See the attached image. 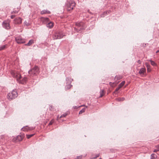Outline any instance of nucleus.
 Returning <instances> with one entry per match:
<instances>
[{
	"label": "nucleus",
	"mask_w": 159,
	"mask_h": 159,
	"mask_svg": "<svg viewBox=\"0 0 159 159\" xmlns=\"http://www.w3.org/2000/svg\"><path fill=\"white\" fill-rule=\"evenodd\" d=\"M29 74L31 76H34L37 75L39 73V70L38 67L37 66L30 69L28 71Z\"/></svg>",
	"instance_id": "nucleus-1"
},
{
	"label": "nucleus",
	"mask_w": 159,
	"mask_h": 159,
	"mask_svg": "<svg viewBox=\"0 0 159 159\" xmlns=\"http://www.w3.org/2000/svg\"><path fill=\"white\" fill-rule=\"evenodd\" d=\"M64 35L63 32L61 31H56L53 35V39H57L62 38Z\"/></svg>",
	"instance_id": "nucleus-2"
},
{
	"label": "nucleus",
	"mask_w": 159,
	"mask_h": 159,
	"mask_svg": "<svg viewBox=\"0 0 159 159\" xmlns=\"http://www.w3.org/2000/svg\"><path fill=\"white\" fill-rule=\"evenodd\" d=\"M17 93L15 90H13L11 92L8 93L7 95V98L9 100H12L16 98L17 96Z\"/></svg>",
	"instance_id": "nucleus-3"
},
{
	"label": "nucleus",
	"mask_w": 159,
	"mask_h": 159,
	"mask_svg": "<svg viewBox=\"0 0 159 159\" xmlns=\"http://www.w3.org/2000/svg\"><path fill=\"white\" fill-rule=\"evenodd\" d=\"M75 3L73 1H70L66 3V6L68 11L72 10L75 6Z\"/></svg>",
	"instance_id": "nucleus-4"
},
{
	"label": "nucleus",
	"mask_w": 159,
	"mask_h": 159,
	"mask_svg": "<svg viewBox=\"0 0 159 159\" xmlns=\"http://www.w3.org/2000/svg\"><path fill=\"white\" fill-rule=\"evenodd\" d=\"M76 25L77 27H75L74 29L76 30L78 32V30L80 31V30L83 29L84 23L83 22H77L76 23Z\"/></svg>",
	"instance_id": "nucleus-5"
},
{
	"label": "nucleus",
	"mask_w": 159,
	"mask_h": 159,
	"mask_svg": "<svg viewBox=\"0 0 159 159\" xmlns=\"http://www.w3.org/2000/svg\"><path fill=\"white\" fill-rule=\"evenodd\" d=\"M15 40L16 42L18 44L23 43H25V40L22 38L20 36L16 37Z\"/></svg>",
	"instance_id": "nucleus-6"
},
{
	"label": "nucleus",
	"mask_w": 159,
	"mask_h": 159,
	"mask_svg": "<svg viewBox=\"0 0 159 159\" xmlns=\"http://www.w3.org/2000/svg\"><path fill=\"white\" fill-rule=\"evenodd\" d=\"M27 81V78L25 77L22 78L20 75H19V77L17 78V81L19 83L22 84H24Z\"/></svg>",
	"instance_id": "nucleus-7"
},
{
	"label": "nucleus",
	"mask_w": 159,
	"mask_h": 159,
	"mask_svg": "<svg viewBox=\"0 0 159 159\" xmlns=\"http://www.w3.org/2000/svg\"><path fill=\"white\" fill-rule=\"evenodd\" d=\"M9 23L10 21L9 20H5L2 23L3 27L5 29H9L10 28Z\"/></svg>",
	"instance_id": "nucleus-8"
},
{
	"label": "nucleus",
	"mask_w": 159,
	"mask_h": 159,
	"mask_svg": "<svg viewBox=\"0 0 159 159\" xmlns=\"http://www.w3.org/2000/svg\"><path fill=\"white\" fill-rule=\"evenodd\" d=\"M11 74L14 78H16L17 80V78L19 77V75H20L16 71L12 70L11 72Z\"/></svg>",
	"instance_id": "nucleus-9"
},
{
	"label": "nucleus",
	"mask_w": 159,
	"mask_h": 159,
	"mask_svg": "<svg viewBox=\"0 0 159 159\" xmlns=\"http://www.w3.org/2000/svg\"><path fill=\"white\" fill-rule=\"evenodd\" d=\"M22 19L20 17L16 18L14 21V23L15 24H20L22 23Z\"/></svg>",
	"instance_id": "nucleus-10"
},
{
	"label": "nucleus",
	"mask_w": 159,
	"mask_h": 159,
	"mask_svg": "<svg viewBox=\"0 0 159 159\" xmlns=\"http://www.w3.org/2000/svg\"><path fill=\"white\" fill-rule=\"evenodd\" d=\"M139 74L142 76H143L146 73V69L145 67H143L141 68L139 72Z\"/></svg>",
	"instance_id": "nucleus-11"
},
{
	"label": "nucleus",
	"mask_w": 159,
	"mask_h": 159,
	"mask_svg": "<svg viewBox=\"0 0 159 159\" xmlns=\"http://www.w3.org/2000/svg\"><path fill=\"white\" fill-rule=\"evenodd\" d=\"M39 20L42 22V24H44L47 23L49 21L48 18L43 17L40 18Z\"/></svg>",
	"instance_id": "nucleus-12"
},
{
	"label": "nucleus",
	"mask_w": 159,
	"mask_h": 159,
	"mask_svg": "<svg viewBox=\"0 0 159 159\" xmlns=\"http://www.w3.org/2000/svg\"><path fill=\"white\" fill-rule=\"evenodd\" d=\"M25 137L24 135L21 134L20 135H18L17 136L16 139L17 140L20 141H21Z\"/></svg>",
	"instance_id": "nucleus-13"
},
{
	"label": "nucleus",
	"mask_w": 159,
	"mask_h": 159,
	"mask_svg": "<svg viewBox=\"0 0 159 159\" xmlns=\"http://www.w3.org/2000/svg\"><path fill=\"white\" fill-rule=\"evenodd\" d=\"M48 23L47 24V27L49 28H51L53 26V23L51 22H49V21L48 22Z\"/></svg>",
	"instance_id": "nucleus-14"
},
{
	"label": "nucleus",
	"mask_w": 159,
	"mask_h": 159,
	"mask_svg": "<svg viewBox=\"0 0 159 159\" xmlns=\"http://www.w3.org/2000/svg\"><path fill=\"white\" fill-rule=\"evenodd\" d=\"M33 129V128H31L30 129L29 127L27 126L22 128V130L24 131H27L29 130H32Z\"/></svg>",
	"instance_id": "nucleus-15"
},
{
	"label": "nucleus",
	"mask_w": 159,
	"mask_h": 159,
	"mask_svg": "<svg viewBox=\"0 0 159 159\" xmlns=\"http://www.w3.org/2000/svg\"><path fill=\"white\" fill-rule=\"evenodd\" d=\"M33 43H34V40L33 39H31L29 41V42L25 44V45L27 46H30L31 45H32Z\"/></svg>",
	"instance_id": "nucleus-16"
},
{
	"label": "nucleus",
	"mask_w": 159,
	"mask_h": 159,
	"mask_svg": "<svg viewBox=\"0 0 159 159\" xmlns=\"http://www.w3.org/2000/svg\"><path fill=\"white\" fill-rule=\"evenodd\" d=\"M50 13V12L47 10H44L41 12V14H49Z\"/></svg>",
	"instance_id": "nucleus-17"
},
{
	"label": "nucleus",
	"mask_w": 159,
	"mask_h": 159,
	"mask_svg": "<svg viewBox=\"0 0 159 159\" xmlns=\"http://www.w3.org/2000/svg\"><path fill=\"white\" fill-rule=\"evenodd\" d=\"M7 48V45H4L0 46V51L3 50Z\"/></svg>",
	"instance_id": "nucleus-18"
},
{
	"label": "nucleus",
	"mask_w": 159,
	"mask_h": 159,
	"mask_svg": "<svg viewBox=\"0 0 159 159\" xmlns=\"http://www.w3.org/2000/svg\"><path fill=\"white\" fill-rule=\"evenodd\" d=\"M145 65L147 67L148 71H151V70L150 69V66L147 63L145 64Z\"/></svg>",
	"instance_id": "nucleus-19"
},
{
	"label": "nucleus",
	"mask_w": 159,
	"mask_h": 159,
	"mask_svg": "<svg viewBox=\"0 0 159 159\" xmlns=\"http://www.w3.org/2000/svg\"><path fill=\"white\" fill-rule=\"evenodd\" d=\"M104 90H101L100 91V97H102L103 96L104 94Z\"/></svg>",
	"instance_id": "nucleus-20"
},
{
	"label": "nucleus",
	"mask_w": 159,
	"mask_h": 159,
	"mask_svg": "<svg viewBox=\"0 0 159 159\" xmlns=\"http://www.w3.org/2000/svg\"><path fill=\"white\" fill-rule=\"evenodd\" d=\"M72 86V85L70 84L67 85L65 87V89L66 90L68 89H70Z\"/></svg>",
	"instance_id": "nucleus-21"
},
{
	"label": "nucleus",
	"mask_w": 159,
	"mask_h": 159,
	"mask_svg": "<svg viewBox=\"0 0 159 159\" xmlns=\"http://www.w3.org/2000/svg\"><path fill=\"white\" fill-rule=\"evenodd\" d=\"M24 25L26 26H29L30 25V23L27 22L26 21H25L24 23Z\"/></svg>",
	"instance_id": "nucleus-22"
},
{
	"label": "nucleus",
	"mask_w": 159,
	"mask_h": 159,
	"mask_svg": "<svg viewBox=\"0 0 159 159\" xmlns=\"http://www.w3.org/2000/svg\"><path fill=\"white\" fill-rule=\"evenodd\" d=\"M150 61L151 62V64L153 66H157L156 64L155 63V62L154 61H152L151 60H150Z\"/></svg>",
	"instance_id": "nucleus-23"
},
{
	"label": "nucleus",
	"mask_w": 159,
	"mask_h": 159,
	"mask_svg": "<svg viewBox=\"0 0 159 159\" xmlns=\"http://www.w3.org/2000/svg\"><path fill=\"white\" fill-rule=\"evenodd\" d=\"M125 100V98H118L117 99V100L118 101H122Z\"/></svg>",
	"instance_id": "nucleus-24"
},
{
	"label": "nucleus",
	"mask_w": 159,
	"mask_h": 159,
	"mask_svg": "<svg viewBox=\"0 0 159 159\" xmlns=\"http://www.w3.org/2000/svg\"><path fill=\"white\" fill-rule=\"evenodd\" d=\"M85 108H83L79 112V114H82L85 111Z\"/></svg>",
	"instance_id": "nucleus-25"
},
{
	"label": "nucleus",
	"mask_w": 159,
	"mask_h": 159,
	"mask_svg": "<svg viewBox=\"0 0 159 159\" xmlns=\"http://www.w3.org/2000/svg\"><path fill=\"white\" fill-rule=\"evenodd\" d=\"M156 155L155 154L153 153L151 155V159H155Z\"/></svg>",
	"instance_id": "nucleus-26"
},
{
	"label": "nucleus",
	"mask_w": 159,
	"mask_h": 159,
	"mask_svg": "<svg viewBox=\"0 0 159 159\" xmlns=\"http://www.w3.org/2000/svg\"><path fill=\"white\" fill-rule=\"evenodd\" d=\"M67 115V114L66 113H65L62 114V115H61L60 117V118H61V117H66Z\"/></svg>",
	"instance_id": "nucleus-27"
},
{
	"label": "nucleus",
	"mask_w": 159,
	"mask_h": 159,
	"mask_svg": "<svg viewBox=\"0 0 159 159\" xmlns=\"http://www.w3.org/2000/svg\"><path fill=\"white\" fill-rule=\"evenodd\" d=\"M34 135V134H31L30 135H26L27 137V139H29L33 136Z\"/></svg>",
	"instance_id": "nucleus-28"
},
{
	"label": "nucleus",
	"mask_w": 159,
	"mask_h": 159,
	"mask_svg": "<svg viewBox=\"0 0 159 159\" xmlns=\"http://www.w3.org/2000/svg\"><path fill=\"white\" fill-rule=\"evenodd\" d=\"M121 78V77L120 76H116L115 77V79L117 80H120Z\"/></svg>",
	"instance_id": "nucleus-29"
},
{
	"label": "nucleus",
	"mask_w": 159,
	"mask_h": 159,
	"mask_svg": "<svg viewBox=\"0 0 159 159\" xmlns=\"http://www.w3.org/2000/svg\"><path fill=\"white\" fill-rule=\"evenodd\" d=\"M125 83V81H123L122 82H121L120 84L122 86H123L124 85Z\"/></svg>",
	"instance_id": "nucleus-30"
},
{
	"label": "nucleus",
	"mask_w": 159,
	"mask_h": 159,
	"mask_svg": "<svg viewBox=\"0 0 159 159\" xmlns=\"http://www.w3.org/2000/svg\"><path fill=\"white\" fill-rule=\"evenodd\" d=\"M53 122H54V120H52L49 123L48 125H52V124L53 123Z\"/></svg>",
	"instance_id": "nucleus-31"
},
{
	"label": "nucleus",
	"mask_w": 159,
	"mask_h": 159,
	"mask_svg": "<svg viewBox=\"0 0 159 159\" xmlns=\"http://www.w3.org/2000/svg\"><path fill=\"white\" fill-rule=\"evenodd\" d=\"M49 109L50 110H53V107L52 105H50L49 107Z\"/></svg>",
	"instance_id": "nucleus-32"
},
{
	"label": "nucleus",
	"mask_w": 159,
	"mask_h": 159,
	"mask_svg": "<svg viewBox=\"0 0 159 159\" xmlns=\"http://www.w3.org/2000/svg\"><path fill=\"white\" fill-rule=\"evenodd\" d=\"M19 11V10L18 11H12L11 13L12 14H14V13H17Z\"/></svg>",
	"instance_id": "nucleus-33"
},
{
	"label": "nucleus",
	"mask_w": 159,
	"mask_h": 159,
	"mask_svg": "<svg viewBox=\"0 0 159 159\" xmlns=\"http://www.w3.org/2000/svg\"><path fill=\"white\" fill-rule=\"evenodd\" d=\"M82 158V156H77V158L75 159H81Z\"/></svg>",
	"instance_id": "nucleus-34"
},
{
	"label": "nucleus",
	"mask_w": 159,
	"mask_h": 159,
	"mask_svg": "<svg viewBox=\"0 0 159 159\" xmlns=\"http://www.w3.org/2000/svg\"><path fill=\"white\" fill-rule=\"evenodd\" d=\"M99 156V154H97L96 155V156L95 157H93V158H96L97 157H98Z\"/></svg>",
	"instance_id": "nucleus-35"
},
{
	"label": "nucleus",
	"mask_w": 159,
	"mask_h": 159,
	"mask_svg": "<svg viewBox=\"0 0 159 159\" xmlns=\"http://www.w3.org/2000/svg\"><path fill=\"white\" fill-rule=\"evenodd\" d=\"M120 89H119V88L118 87L117 88H116V89H115V92H114V93H115L116 92H117V91H118Z\"/></svg>",
	"instance_id": "nucleus-36"
},
{
	"label": "nucleus",
	"mask_w": 159,
	"mask_h": 159,
	"mask_svg": "<svg viewBox=\"0 0 159 159\" xmlns=\"http://www.w3.org/2000/svg\"><path fill=\"white\" fill-rule=\"evenodd\" d=\"M15 17V15H12L11 16V19H13Z\"/></svg>",
	"instance_id": "nucleus-37"
},
{
	"label": "nucleus",
	"mask_w": 159,
	"mask_h": 159,
	"mask_svg": "<svg viewBox=\"0 0 159 159\" xmlns=\"http://www.w3.org/2000/svg\"><path fill=\"white\" fill-rule=\"evenodd\" d=\"M159 151V149H157V148H156V149H155L154 150L153 152H157Z\"/></svg>",
	"instance_id": "nucleus-38"
},
{
	"label": "nucleus",
	"mask_w": 159,
	"mask_h": 159,
	"mask_svg": "<svg viewBox=\"0 0 159 159\" xmlns=\"http://www.w3.org/2000/svg\"><path fill=\"white\" fill-rule=\"evenodd\" d=\"M107 11H105L103 13V14H104L105 16L107 14ZM108 12L109 13V11H108Z\"/></svg>",
	"instance_id": "nucleus-39"
},
{
	"label": "nucleus",
	"mask_w": 159,
	"mask_h": 159,
	"mask_svg": "<svg viewBox=\"0 0 159 159\" xmlns=\"http://www.w3.org/2000/svg\"><path fill=\"white\" fill-rule=\"evenodd\" d=\"M156 148H157V149H159V144L156 145Z\"/></svg>",
	"instance_id": "nucleus-40"
},
{
	"label": "nucleus",
	"mask_w": 159,
	"mask_h": 159,
	"mask_svg": "<svg viewBox=\"0 0 159 159\" xmlns=\"http://www.w3.org/2000/svg\"><path fill=\"white\" fill-rule=\"evenodd\" d=\"M122 86L120 84H119L118 85V88L119 89H120V88H121Z\"/></svg>",
	"instance_id": "nucleus-41"
},
{
	"label": "nucleus",
	"mask_w": 159,
	"mask_h": 159,
	"mask_svg": "<svg viewBox=\"0 0 159 159\" xmlns=\"http://www.w3.org/2000/svg\"><path fill=\"white\" fill-rule=\"evenodd\" d=\"M138 62L139 64H141V61L140 60H139L138 61Z\"/></svg>",
	"instance_id": "nucleus-42"
},
{
	"label": "nucleus",
	"mask_w": 159,
	"mask_h": 159,
	"mask_svg": "<svg viewBox=\"0 0 159 159\" xmlns=\"http://www.w3.org/2000/svg\"><path fill=\"white\" fill-rule=\"evenodd\" d=\"M74 107V108H77V107H76V106H75Z\"/></svg>",
	"instance_id": "nucleus-43"
},
{
	"label": "nucleus",
	"mask_w": 159,
	"mask_h": 159,
	"mask_svg": "<svg viewBox=\"0 0 159 159\" xmlns=\"http://www.w3.org/2000/svg\"><path fill=\"white\" fill-rule=\"evenodd\" d=\"M159 52V50H158L156 52V53H157Z\"/></svg>",
	"instance_id": "nucleus-44"
},
{
	"label": "nucleus",
	"mask_w": 159,
	"mask_h": 159,
	"mask_svg": "<svg viewBox=\"0 0 159 159\" xmlns=\"http://www.w3.org/2000/svg\"><path fill=\"white\" fill-rule=\"evenodd\" d=\"M67 79H68V78H66V80H67Z\"/></svg>",
	"instance_id": "nucleus-45"
},
{
	"label": "nucleus",
	"mask_w": 159,
	"mask_h": 159,
	"mask_svg": "<svg viewBox=\"0 0 159 159\" xmlns=\"http://www.w3.org/2000/svg\"><path fill=\"white\" fill-rule=\"evenodd\" d=\"M104 16H102V17H104Z\"/></svg>",
	"instance_id": "nucleus-46"
},
{
	"label": "nucleus",
	"mask_w": 159,
	"mask_h": 159,
	"mask_svg": "<svg viewBox=\"0 0 159 159\" xmlns=\"http://www.w3.org/2000/svg\"><path fill=\"white\" fill-rule=\"evenodd\" d=\"M99 159H102L101 158H99Z\"/></svg>",
	"instance_id": "nucleus-47"
}]
</instances>
